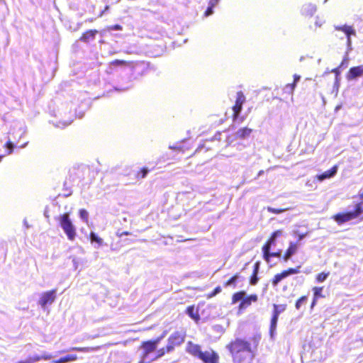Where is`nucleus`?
Returning a JSON list of instances; mask_svg holds the SVG:
<instances>
[{
    "instance_id": "nucleus-52",
    "label": "nucleus",
    "mask_w": 363,
    "mask_h": 363,
    "mask_svg": "<svg viewBox=\"0 0 363 363\" xmlns=\"http://www.w3.org/2000/svg\"><path fill=\"white\" fill-rule=\"evenodd\" d=\"M169 149L171 150H182V147L180 145H169Z\"/></svg>"
},
{
    "instance_id": "nucleus-46",
    "label": "nucleus",
    "mask_w": 363,
    "mask_h": 363,
    "mask_svg": "<svg viewBox=\"0 0 363 363\" xmlns=\"http://www.w3.org/2000/svg\"><path fill=\"white\" fill-rule=\"evenodd\" d=\"M213 9H214V7H213L212 6H210L208 4V6L205 11V13H204L205 16H209L212 15L213 13Z\"/></svg>"
},
{
    "instance_id": "nucleus-31",
    "label": "nucleus",
    "mask_w": 363,
    "mask_h": 363,
    "mask_svg": "<svg viewBox=\"0 0 363 363\" xmlns=\"http://www.w3.org/2000/svg\"><path fill=\"white\" fill-rule=\"evenodd\" d=\"M329 275H330L329 272H323L316 276V281L318 283H322L327 279V278L328 277Z\"/></svg>"
},
{
    "instance_id": "nucleus-9",
    "label": "nucleus",
    "mask_w": 363,
    "mask_h": 363,
    "mask_svg": "<svg viewBox=\"0 0 363 363\" xmlns=\"http://www.w3.org/2000/svg\"><path fill=\"white\" fill-rule=\"evenodd\" d=\"M334 28L335 30L342 31L344 33L347 38V52L350 51L352 49L351 35H356L355 29L352 26H348L347 24L343 26H334Z\"/></svg>"
},
{
    "instance_id": "nucleus-20",
    "label": "nucleus",
    "mask_w": 363,
    "mask_h": 363,
    "mask_svg": "<svg viewBox=\"0 0 363 363\" xmlns=\"http://www.w3.org/2000/svg\"><path fill=\"white\" fill-rule=\"evenodd\" d=\"M245 101V96L242 91L237 93V98L235 106V111H240L242 106Z\"/></svg>"
},
{
    "instance_id": "nucleus-49",
    "label": "nucleus",
    "mask_w": 363,
    "mask_h": 363,
    "mask_svg": "<svg viewBox=\"0 0 363 363\" xmlns=\"http://www.w3.org/2000/svg\"><path fill=\"white\" fill-rule=\"evenodd\" d=\"M222 133L220 132H217L214 136L212 138V140L220 141L221 140Z\"/></svg>"
},
{
    "instance_id": "nucleus-35",
    "label": "nucleus",
    "mask_w": 363,
    "mask_h": 363,
    "mask_svg": "<svg viewBox=\"0 0 363 363\" xmlns=\"http://www.w3.org/2000/svg\"><path fill=\"white\" fill-rule=\"evenodd\" d=\"M251 303H252V302L248 298L247 295L246 294V295H245V298H243L242 303H240L239 308L240 309L245 308L247 306H249L250 305H251Z\"/></svg>"
},
{
    "instance_id": "nucleus-60",
    "label": "nucleus",
    "mask_w": 363,
    "mask_h": 363,
    "mask_svg": "<svg viewBox=\"0 0 363 363\" xmlns=\"http://www.w3.org/2000/svg\"><path fill=\"white\" fill-rule=\"evenodd\" d=\"M264 170H260V171H259V172H258V174H257V177L255 178V179H258V177H261L262 175H263V174H264Z\"/></svg>"
},
{
    "instance_id": "nucleus-56",
    "label": "nucleus",
    "mask_w": 363,
    "mask_h": 363,
    "mask_svg": "<svg viewBox=\"0 0 363 363\" xmlns=\"http://www.w3.org/2000/svg\"><path fill=\"white\" fill-rule=\"evenodd\" d=\"M281 258L283 259V260L284 262H287L288 260H289L291 258V255H288V254H286V252H285L284 256L281 255Z\"/></svg>"
},
{
    "instance_id": "nucleus-15",
    "label": "nucleus",
    "mask_w": 363,
    "mask_h": 363,
    "mask_svg": "<svg viewBox=\"0 0 363 363\" xmlns=\"http://www.w3.org/2000/svg\"><path fill=\"white\" fill-rule=\"evenodd\" d=\"M186 350L188 353L198 357L199 359L200 358L203 352L200 345L194 344L191 341L188 342Z\"/></svg>"
},
{
    "instance_id": "nucleus-38",
    "label": "nucleus",
    "mask_w": 363,
    "mask_h": 363,
    "mask_svg": "<svg viewBox=\"0 0 363 363\" xmlns=\"http://www.w3.org/2000/svg\"><path fill=\"white\" fill-rule=\"evenodd\" d=\"M259 281L258 274H254L252 272V274L251 275L250 278V284L252 286H255L257 284Z\"/></svg>"
},
{
    "instance_id": "nucleus-43",
    "label": "nucleus",
    "mask_w": 363,
    "mask_h": 363,
    "mask_svg": "<svg viewBox=\"0 0 363 363\" xmlns=\"http://www.w3.org/2000/svg\"><path fill=\"white\" fill-rule=\"evenodd\" d=\"M261 262L259 261H257L253 266V273L254 274H259V269H260Z\"/></svg>"
},
{
    "instance_id": "nucleus-62",
    "label": "nucleus",
    "mask_w": 363,
    "mask_h": 363,
    "mask_svg": "<svg viewBox=\"0 0 363 363\" xmlns=\"http://www.w3.org/2000/svg\"><path fill=\"white\" fill-rule=\"evenodd\" d=\"M306 237L305 234H299L298 235V241L302 240Z\"/></svg>"
},
{
    "instance_id": "nucleus-21",
    "label": "nucleus",
    "mask_w": 363,
    "mask_h": 363,
    "mask_svg": "<svg viewBox=\"0 0 363 363\" xmlns=\"http://www.w3.org/2000/svg\"><path fill=\"white\" fill-rule=\"evenodd\" d=\"M279 318L277 316H274L272 315V318L270 320V325H269V335L272 339H274L276 335V330L277 327Z\"/></svg>"
},
{
    "instance_id": "nucleus-10",
    "label": "nucleus",
    "mask_w": 363,
    "mask_h": 363,
    "mask_svg": "<svg viewBox=\"0 0 363 363\" xmlns=\"http://www.w3.org/2000/svg\"><path fill=\"white\" fill-rule=\"evenodd\" d=\"M283 233L281 230H277L272 233L270 238L265 242L262 247V252H267L271 250L272 247L276 245V242L278 238H279Z\"/></svg>"
},
{
    "instance_id": "nucleus-45",
    "label": "nucleus",
    "mask_w": 363,
    "mask_h": 363,
    "mask_svg": "<svg viewBox=\"0 0 363 363\" xmlns=\"http://www.w3.org/2000/svg\"><path fill=\"white\" fill-rule=\"evenodd\" d=\"M163 339V336H159L157 337V338L154 339V340H150V341L155 345V347L157 348L159 344L160 343V342Z\"/></svg>"
},
{
    "instance_id": "nucleus-36",
    "label": "nucleus",
    "mask_w": 363,
    "mask_h": 363,
    "mask_svg": "<svg viewBox=\"0 0 363 363\" xmlns=\"http://www.w3.org/2000/svg\"><path fill=\"white\" fill-rule=\"evenodd\" d=\"M267 209L268 212L275 213V214H279V213H281L286 211L289 208H273L271 206H268Z\"/></svg>"
},
{
    "instance_id": "nucleus-24",
    "label": "nucleus",
    "mask_w": 363,
    "mask_h": 363,
    "mask_svg": "<svg viewBox=\"0 0 363 363\" xmlns=\"http://www.w3.org/2000/svg\"><path fill=\"white\" fill-rule=\"evenodd\" d=\"M286 308V306L284 304H274L273 305V311L272 315L277 316L279 318V315L283 313Z\"/></svg>"
},
{
    "instance_id": "nucleus-59",
    "label": "nucleus",
    "mask_w": 363,
    "mask_h": 363,
    "mask_svg": "<svg viewBox=\"0 0 363 363\" xmlns=\"http://www.w3.org/2000/svg\"><path fill=\"white\" fill-rule=\"evenodd\" d=\"M72 262H73V265H74V267L75 269H77V264H78V260H77V258H75V257H74V258H73V259H72Z\"/></svg>"
},
{
    "instance_id": "nucleus-6",
    "label": "nucleus",
    "mask_w": 363,
    "mask_h": 363,
    "mask_svg": "<svg viewBox=\"0 0 363 363\" xmlns=\"http://www.w3.org/2000/svg\"><path fill=\"white\" fill-rule=\"evenodd\" d=\"M252 129L247 127L240 128L235 133L228 135L225 138L227 146L233 145L237 140H245L250 137Z\"/></svg>"
},
{
    "instance_id": "nucleus-4",
    "label": "nucleus",
    "mask_w": 363,
    "mask_h": 363,
    "mask_svg": "<svg viewBox=\"0 0 363 363\" xmlns=\"http://www.w3.org/2000/svg\"><path fill=\"white\" fill-rule=\"evenodd\" d=\"M186 334L182 331L174 332L167 340V345L162 347L165 354L172 352L176 347L181 345L185 340Z\"/></svg>"
},
{
    "instance_id": "nucleus-32",
    "label": "nucleus",
    "mask_w": 363,
    "mask_h": 363,
    "mask_svg": "<svg viewBox=\"0 0 363 363\" xmlns=\"http://www.w3.org/2000/svg\"><path fill=\"white\" fill-rule=\"evenodd\" d=\"M300 268L301 266H298L296 268H289L286 270H284V273H286V277H288L290 275L296 274L300 272Z\"/></svg>"
},
{
    "instance_id": "nucleus-26",
    "label": "nucleus",
    "mask_w": 363,
    "mask_h": 363,
    "mask_svg": "<svg viewBox=\"0 0 363 363\" xmlns=\"http://www.w3.org/2000/svg\"><path fill=\"white\" fill-rule=\"evenodd\" d=\"M284 272L276 274L272 281V284L274 286H277L284 279L286 278Z\"/></svg>"
},
{
    "instance_id": "nucleus-18",
    "label": "nucleus",
    "mask_w": 363,
    "mask_h": 363,
    "mask_svg": "<svg viewBox=\"0 0 363 363\" xmlns=\"http://www.w3.org/2000/svg\"><path fill=\"white\" fill-rule=\"evenodd\" d=\"M263 254V258L268 263V264H270L271 262H272V257H278L279 259L281 258V254H282V250H279L277 252H271V250H269V252H262Z\"/></svg>"
},
{
    "instance_id": "nucleus-2",
    "label": "nucleus",
    "mask_w": 363,
    "mask_h": 363,
    "mask_svg": "<svg viewBox=\"0 0 363 363\" xmlns=\"http://www.w3.org/2000/svg\"><path fill=\"white\" fill-rule=\"evenodd\" d=\"M333 219L339 225L353 220H357L358 222L362 221L363 203L362 202L355 203L353 206L349 207L346 211L335 214Z\"/></svg>"
},
{
    "instance_id": "nucleus-33",
    "label": "nucleus",
    "mask_w": 363,
    "mask_h": 363,
    "mask_svg": "<svg viewBox=\"0 0 363 363\" xmlns=\"http://www.w3.org/2000/svg\"><path fill=\"white\" fill-rule=\"evenodd\" d=\"M239 278H240V276L238 274L233 276L226 281L225 285L228 286H235Z\"/></svg>"
},
{
    "instance_id": "nucleus-51",
    "label": "nucleus",
    "mask_w": 363,
    "mask_h": 363,
    "mask_svg": "<svg viewBox=\"0 0 363 363\" xmlns=\"http://www.w3.org/2000/svg\"><path fill=\"white\" fill-rule=\"evenodd\" d=\"M340 67H336L333 69L331 70V72H333L335 75V79H337V77L338 76V77H340Z\"/></svg>"
},
{
    "instance_id": "nucleus-42",
    "label": "nucleus",
    "mask_w": 363,
    "mask_h": 363,
    "mask_svg": "<svg viewBox=\"0 0 363 363\" xmlns=\"http://www.w3.org/2000/svg\"><path fill=\"white\" fill-rule=\"evenodd\" d=\"M5 147L6 149L9 150L8 154H11L13 152V150L14 148V144L12 142H11V141L7 142L5 145Z\"/></svg>"
},
{
    "instance_id": "nucleus-57",
    "label": "nucleus",
    "mask_w": 363,
    "mask_h": 363,
    "mask_svg": "<svg viewBox=\"0 0 363 363\" xmlns=\"http://www.w3.org/2000/svg\"><path fill=\"white\" fill-rule=\"evenodd\" d=\"M130 234V233L128 231H123L121 233H119L118 232L117 233V235L120 238H122L123 235H128Z\"/></svg>"
},
{
    "instance_id": "nucleus-44",
    "label": "nucleus",
    "mask_w": 363,
    "mask_h": 363,
    "mask_svg": "<svg viewBox=\"0 0 363 363\" xmlns=\"http://www.w3.org/2000/svg\"><path fill=\"white\" fill-rule=\"evenodd\" d=\"M128 62L126 61L122 60H116L111 62L113 65L116 66L125 65Z\"/></svg>"
},
{
    "instance_id": "nucleus-34",
    "label": "nucleus",
    "mask_w": 363,
    "mask_h": 363,
    "mask_svg": "<svg viewBox=\"0 0 363 363\" xmlns=\"http://www.w3.org/2000/svg\"><path fill=\"white\" fill-rule=\"evenodd\" d=\"M39 362V359L34 355L29 356L25 360L18 361L17 363H36Z\"/></svg>"
},
{
    "instance_id": "nucleus-22",
    "label": "nucleus",
    "mask_w": 363,
    "mask_h": 363,
    "mask_svg": "<svg viewBox=\"0 0 363 363\" xmlns=\"http://www.w3.org/2000/svg\"><path fill=\"white\" fill-rule=\"evenodd\" d=\"M77 359V354H67L64 357H60L58 359L53 360L52 363H68L71 362H74Z\"/></svg>"
},
{
    "instance_id": "nucleus-27",
    "label": "nucleus",
    "mask_w": 363,
    "mask_h": 363,
    "mask_svg": "<svg viewBox=\"0 0 363 363\" xmlns=\"http://www.w3.org/2000/svg\"><path fill=\"white\" fill-rule=\"evenodd\" d=\"M89 212L86 209L81 208L79 210V217L84 223H86L87 225L89 224Z\"/></svg>"
},
{
    "instance_id": "nucleus-53",
    "label": "nucleus",
    "mask_w": 363,
    "mask_h": 363,
    "mask_svg": "<svg viewBox=\"0 0 363 363\" xmlns=\"http://www.w3.org/2000/svg\"><path fill=\"white\" fill-rule=\"evenodd\" d=\"M247 297L251 302H256L258 299V297L256 294H251L250 296H247Z\"/></svg>"
},
{
    "instance_id": "nucleus-39",
    "label": "nucleus",
    "mask_w": 363,
    "mask_h": 363,
    "mask_svg": "<svg viewBox=\"0 0 363 363\" xmlns=\"http://www.w3.org/2000/svg\"><path fill=\"white\" fill-rule=\"evenodd\" d=\"M340 85V77H337V79H335V82L333 88V91L335 92L337 94L338 92V89Z\"/></svg>"
},
{
    "instance_id": "nucleus-7",
    "label": "nucleus",
    "mask_w": 363,
    "mask_h": 363,
    "mask_svg": "<svg viewBox=\"0 0 363 363\" xmlns=\"http://www.w3.org/2000/svg\"><path fill=\"white\" fill-rule=\"evenodd\" d=\"M57 291V290L55 289L40 294L38 303L43 310H45L48 305H51L55 301Z\"/></svg>"
},
{
    "instance_id": "nucleus-12",
    "label": "nucleus",
    "mask_w": 363,
    "mask_h": 363,
    "mask_svg": "<svg viewBox=\"0 0 363 363\" xmlns=\"http://www.w3.org/2000/svg\"><path fill=\"white\" fill-rule=\"evenodd\" d=\"M199 359L202 360L203 363H219V356L214 351L203 352Z\"/></svg>"
},
{
    "instance_id": "nucleus-11",
    "label": "nucleus",
    "mask_w": 363,
    "mask_h": 363,
    "mask_svg": "<svg viewBox=\"0 0 363 363\" xmlns=\"http://www.w3.org/2000/svg\"><path fill=\"white\" fill-rule=\"evenodd\" d=\"M363 77V65H359L350 68L347 74L348 81L357 80L359 77Z\"/></svg>"
},
{
    "instance_id": "nucleus-1",
    "label": "nucleus",
    "mask_w": 363,
    "mask_h": 363,
    "mask_svg": "<svg viewBox=\"0 0 363 363\" xmlns=\"http://www.w3.org/2000/svg\"><path fill=\"white\" fill-rule=\"evenodd\" d=\"M261 340L260 334H254L248 338L236 337L226 345L233 363H242L247 358L255 357Z\"/></svg>"
},
{
    "instance_id": "nucleus-50",
    "label": "nucleus",
    "mask_w": 363,
    "mask_h": 363,
    "mask_svg": "<svg viewBox=\"0 0 363 363\" xmlns=\"http://www.w3.org/2000/svg\"><path fill=\"white\" fill-rule=\"evenodd\" d=\"M109 30H121L122 26L119 24H116V25H113V26L109 27Z\"/></svg>"
},
{
    "instance_id": "nucleus-8",
    "label": "nucleus",
    "mask_w": 363,
    "mask_h": 363,
    "mask_svg": "<svg viewBox=\"0 0 363 363\" xmlns=\"http://www.w3.org/2000/svg\"><path fill=\"white\" fill-rule=\"evenodd\" d=\"M140 349L142 350V353L139 363H145V360L149 361V354L157 350L155 345L152 344L150 340L143 342Z\"/></svg>"
},
{
    "instance_id": "nucleus-40",
    "label": "nucleus",
    "mask_w": 363,
    "mask_h": 363,
    "mask_svg": "<svg viewBox=\"0 0 363 363\" xmlns=\"http://www.w3.org/2000/svg\"><path fill=\"white\" fill-rule=\"evenodd\" d=\"M296 86V85L294 84V83L288 84L287 85L285 86L284 91L286 93H291L294 91Z\"/></svg>"
},
{
    "instance_id": "nucleus-5",
    "label": "nucleus",
    "mask_w": 363,
    "mask_h": 363,
    "mask_svg": "<svg viewBox=\"0 0 363 363\" xmlns=\"http://www.w3.org/2000/svg\"><path fill=\"white\" fill-rule=\"evenodd\" d=\"M99 349V347H70L68 350H62L56 352V354L52 355V354H50L46 352H43L40 354H34V357H36L39 359V361L40 360H49L52 359V357H57V354H62L69 351H77V352H95L97 351Z\"/></svg>"
},
{
    "instance_id": "nucleus-17",
    "label": "nucleus",
    "mask_w": 363,
    "mask_h": 363,
    "mask_svg": "<svg viewBox=\"0 0 363 363\" xmlns=\"http://www.w3.org/2000/svg\"><path fill=\"white\" fill-rule=\"evenodd\" d=\"M186 313L189 315L192 320L196 321V323L200 320V315L199 314V311L195 308L194 305L189 306L186 309Z\"/></svg>"
},
{
    "instance_id": "nucleus-3",
    "label": "nucleus",
    "mask_w": 363,
    "mask_h": 363,
    "mask_svg": "<svg viewBox=\"0 0 363 363\" xmlns=\"http://www.w3.org/2000/svg\"><path fill=\"white\" fill-rule=\"evenodd\" d=\"M59 225L69 241H74L77 236V228L70 218L69 213L61 214L57 218Z\"/></svg>"
},
{
    "instance_id": "nucleus-19",
    "label": "nucleus",
    "mask_w": 363,
    "mask_h": 363,
    "mask_svg": "<svg viewBox=\"0 0 363 363\" xmlns=\"http://www.w3.org/2000/svg\"><path fill=\"white\" fill-rule=\"evenodd\" d=\"M97 33L98 31L96 30H89L82 34L79 40L84 43H89L90 40H93L95 38Z\"/></svg>"
},
{
    "instance_id": "nucleus-54",
    "label": "nucleus",
    "mask_w": 363,
    "mask_h": 363,
    "mask_svg": "<svg viewBox=\"0 0 363 363\" xmlns=\"http://www.w3.org/2000/svg\"><path fill=\"white\" fill-rule=\"evenodd\" d=\"M219 1L220 0H210L208 4L213 7H215L219 3Z\"/></svg>"
},
{
    "instance_id": "nucleus-30",
    "label": "nucleus",
    "mask_w": 363,
    "mask_h": 363,
    "mask_svg": "<svg viewBox=\"0 0 363 363\" xmlns=\"http://www.w3.org/2000/svg\"><path fill=\"white\" fill-rule=\"evenodd\" d=\"M323 290V287L315 286L313 289V298H315V299H318L319 298L324 297V296L322 294Z\"/></svg>"
},
{
    "instance_id": "nucleus-16",
    "label": "nucleus",
    "mask_w": 363,
    "mask_h": 363,
    "mask_svg": "<svg viewBox=\"0 0 363 363\" xmlns=\"http://www.w3.org/2000/svg\"><path fill=\"white\" fill-rule=\"evenodd\" d=\"M89 240L96 249L100 248L104 245V240L94 231L90 232Z\"/></svg>"
},
{
    "instance_id": "nucleus-48",
    "label": "nucleus",
    "mask_w": 363,
    "mask_h": 363,
    "mask_svg": "<svg viewBox=\"0 0 363 363\" xmlns=\"http://www.w3.org/2000/svg\"><path fill=\"white\" fill-rule=\"evenodd\" d=\"M221 291V288L220 286H217L216 287L213 291L211 292V296H214L217 294H218Z\"/></svg>"
},
{
    "instance_id": "nucleus-37",
    "label": "nucleus",
    "mask_w": 363,
    "mask_h": 363,
    "mask_svg": "<svg viewBox=\"0 0 363 363\" xmlns=\"http://www.w3.org/2000/svg\"><path fill=\"white\" fill-rule=\"evenodd\" d=\"M148 172H149V169L147 167H143L138 173V177L140 178V179H144L145 177H146Z\"/></svg>"
},
{
    "instance_id": "nucleus-25",
    "label": "nucleus",
    "mask_w": 363,
    "mask_h": 363,
    "mask_svg": "<svg viewBox=\"0 0 363 363\" xmlns=\"http://www.w3.org/2000/svg\"><path fill=\"white\" fill-rule=\"evenodd\" d=\"M245 295H246V292L245 291H240L235 293L232 297L233 303H236L238 302L242 303L245 298Z\"/></svg>"
},
{
    "instance_id": "nucleus-47",
    "label": "nucleus",
    "mask_w": 363,
    "mask_h": 363,
    "mask_svg": "<svg viewBox=\"0 0 363 363\" xmlns=\"http://www.w3.org/2000/svg\"><path fill=\"white\" fill-rule=\"evenodd\" d=\"M233 147H237V150H242L245 147V145L242 143H233V145H231Z\"/></svg>"
},
{
    "instance_id": "nucleus-41",
    "label": "nucleus",
    "mask_w": 363,
    "mask_h": 363,
    "mask_svg": "<svg viewBox=\"0 0 363 363\" xmlns=\"http://www.w3.org/2000/svg\"><path fill=\"white\" fill-rule=\"evenodd\" d=\"M131 87H132V85L129 84L127 86H116V87H114V89H115V90L118 91H125L130 89Z\"/></svg>"
},
{
    "instance_id": "nucleus-55",
    "label": "nucleus",
    "mask_w": 363,
    "mask_h": 363,
    "mask_svg": "<svg viewBox=\"0 0 363 363\" xmlns=\"http://www.w3.org/2000/svg\"><path fill=\"white\" fill-rule=\"evenodd\" d=\"M301 79V76L298 75V74H294V84L296 85V84L300 81Z\"/></svg>"
},
{
    "instance_id": "nucleus-63",
    "label": "nucleus",
    "mask_w": 363,
    "mask_h": 363,
    "mask_svg": "<svg viewBox=\"0 0 363 363\" xmlns=\"http://www.w3.org/2000/svg\"><path fill=\"white\" fill-rule=\"evenodd\" d=\"M316 302H317V299H315V298H313V301L311 303V308H313L314 306H315Z\"/></svg>"
},
{
    "instance_id": "nucleus-29",
    "label": "nucleus",
    "mask_w": 363,
    "mask_h": 363,
    "mask_svg": "<svg viewBox=\"0 0 363 363\" xmlns=\"http://www.w3.org/2000/svg\"><path fill=\"white\" fill-rule=\"evenodd\" d=\"M308 301V296H303L300 297L295 303V307L297 310H300L301 306L306 304Z\"/></svg>"
},
{
    "instance_id": "nucleus-23",
    "label": "nucleus",
    "mask_w": 363,
    "mask_h": 363,
    "mask_svg": "<svg viewBox=\"0 0 363 363\" xmlns=\"http://www.w3.org/2000/svg\"><path fill=\"white\" fill-rule=\"evenodd\" d=\"M165 354V352L162 348L155 351V352L149 354V361L145 360V363H150L153 361L157 360L158 359L162 357Z\"/></svg>"
},
{
    "instance_id": "nucleus-61",
    "label": "nucleus",
    "mask_w": 363,
    "mask_h": 363,
    "mask_svg": "<svg viewBox=\"0 0 363 363\" xmlns=\"http://www.w3.org/2000/svg\"><path fill=\"white\" fill-rule=\"evenodd\" d=\"M23 225H24V226H25L27 229H28V228H30V225L28 224V221H27V220H26V219H24V220H23Z\"/></svg>"
},
{
    "instance_id": "nucleus-64",
    "label": "nucleus",
    "mask_w": 363,
    "mask_h": 363,
    "mask_svg": "<svg viewBox=\"0 0 363 363\" xmlns=\"http://www.w3.org/2000/svg\"><path fill=\"white\" fill-rule=\"evenodd\" d=\"M342 107V105H337L336 107H335V111H337L338 110H340Z\"/></svg>"
},
{
    "instance_id": "nucleus-58",
    "label": "nucleus",
    "mask_w": 363,
    "mask_h": 363,
    "mask_svg": "<svg viewBox=\"0 0 363 363\" xmlns=\"http://www.w3.org/2000/svg\"><path fill=\"white\" fill-rule=\"evenodd\" d=\"M347 64H348V60H347V59L345 58V59L342 60V63H341V65H340V67H347Z\"/></svg>"
},
{
    "instance_id": "nucleus-14",
    "label": "nucleus",
    "mask_w": 363,
    "mask_h": 363,
    "mask_svg": "<svg viewBox=\"0 0 363 363\" xmlns=\"http://www.w3.org/2000/svg\"><path fill=\"white\" fill-rule=\"evenodd\" d=\"M337 166L335 165L330 169L324 172L323 173L316 175V178L320 182H322L325 179L333 177L337 174Z\"/></svg>"
},
{
    "instance_id": "nucleus-13",
    "label": "nucleus",
    "mask_w": 363,
    "mask_h": 363,
    "mask_svg": "<svg viewBox=\"0 0 363 363\" xmlns=\"http://www.w3.org/2000/svg\"><path fill=\"white\" fill-rule=\"evenodd\" d=\"M317 7L315 4L307 3L302 6L301 9V13L306 17H312L316 12Z\"/></svg>"
},
{
    "instance_id": "nucleus-28",
    "label": "nucleus",
    "mask_w": 363,
    "mask_h": 363,
    "mask_svg": "<svg viewBox=\"0 0 363 363\" xmlns=\"http://www.w3.org/2000/svg\"><path fill=\"white\" fill-rule=\"evenodd\" d=\"M298 250V245L297 243H294L293 242H290L289 246L286 250V252L288 255H291V257L296 253Z\"/></svg>"
}]
</instances>
